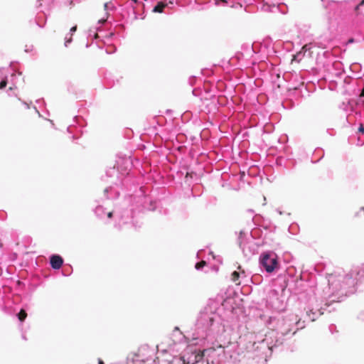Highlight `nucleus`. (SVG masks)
Segmentation results:
<instances>
[{
  "mask_svg": "<svg viewBox=\"0 0 364 364\" xmlns=\"http://www.w3.org/2000/svg\"><path fill=\"white\" fill-rule=\"evenodd\" d=\"M7 85V81L6 80H3L0 82V89L4 88Z\"/></svg>",
  "mask_w": 364,
  "mask_h": 364,
  "instance_id": "obj_9",
  "label": "nucleus"
},
{
  "mask_svg": "<svg viewBox=\"0 0 364 364\" xmlns=\"http://www.w3.org/2000/svg\"><path fill=\"white\" fill-rule=\"evenodd\" d=\"M240 273L237 271H234L231 274V279L233 282H235L237 285L240 284Z\"/></svg>",
  "mask_w": 364,
  "mask_h": 364,
  "instance_id": "obj_5",
  "label": "nucleus"
},
{
  "mask_svg": "<svg viewBox=\"0 0 364 364\" xmlns=\"http://www.w3.org/2000/svg\"><path fill=\"white\" fill-rule=\"evenodd\" d=\"M166 6V4L163 2H159L156 6H154L153 11L161 13L164 8Z\"/></svg>",
  "mask_w": 364,
  "mask_h": 364,
  "instance_id": "obj_4",
  "label": "nucleus"
},
{
  "mask_svg": "<svg viewBox=\"0 0 364 364\" xmlns=\"http://www.w3.org/2000/svg\"><path fill=\"white\" fill-rule=\"evenodd\" d=\"M360 132L364 133V127L363 125H361L358 129Z\"/></svg>",
  "mask_w": 364,
  "mask_h": 364,
  "instance_id": "obj_12",
  "label": "nucleus"
},
{
  "mask_svg": "<svg viewBox=\"0 0 364 364\" xmlns=\"http://www.w3.org/2000/svg\"><path fill=\"white\" fill-rule=\"evenodd\" d=\"M260 264L265 270L271 273L278 267V262L276 256H273L272 253L263 252L260 256Z\"/></svg>",
  "mask_w": 364,
  "mask_h": 364,
  "instance_id": "obj_1",
  "label": "nucleus"
},
{
  "mask_svg": "<svg viewBox=\"0 0 364 364\" xmlns=\"http://www.w3.org/2000/svg\"><path fill=\"white\" fill-rule=\"evenodd\" d=\"M364 5V0H362L360 4L355 7V10H358L359 9L360 6H363Z\"/></svg>",
  "mask_w": 364,
  "mask_h": 364,
  "instance_id": "obj_10",
  "label": "nucleus"
},
{
  "mask_svg": "<svg viewBox=\"0 0 364 364\" xmlns=\"http://www.w3.org/2000/svg\"><path fill=\"white\" fill-rule=\"evenodd\" d=\"M206 264H207L206 262L204 260H202V261L196 263L195 267L196 269H200L203 268V267H205Z\"/></svg>",
  "mask_w": 364,
  "mask_h": 364,
  "instance_id": "obj_8",
  "label": "nucleus"
},
{
  "mask_svg": "<svg viewBox=\"0 0 364 364\" xmlns=\"http://www.w3.org/2000/svg\"><path fill=\"white\" fill-rule=\"evenodd\" d=\"M218 348H223L222 345L218 346Z\"/></svg>",
  "mask_w": 364,
  "mask_h": 364,
  "instance_id": "obj_19",
  "label": "nucleus"
},
{
  "mask_svg": "<svg viewBox=\"0 0 364 364\" xmlns=\"http://www.w3.org/2000/svg\"><path fill=\"white\" fill-rule=\"evenodd\" d=\"M360 97H364V87L363 88V90L361 91Z\"/></svg>",
  "mask_w": 364,
  "mask_h": 364,
  "instance_id": "obj_15",
  "label": "nucleus"
},
{
  "mask_svg": "<svg viewBox=\"0 0 364 364\" xmlns=\"http://www.w3.org/2000/svg\"><path fill=\"white\" fill-rule=\"evenodd\" d=\"M210 350H211L212 351H214L215 348H210Z\"/></svg>",
  "mask_w": 364,
  "mask_h": 364,
  "instance_id": "obj_18",
  "label": "nucleus"
},
{
  "mask_svg": "<svg viewBox=\"0 0 364 364\" xmlns=\"http://www.w3.org/2000/svg\"><path fill=\"white\" fill-rule=\"evenodd\" d=\"M26 316L27 314L23 309H21L20 312L18 314V318L21 321H23L26 319Z\"/></svg>",
  "mask_w": 364,
  "mask_h": 364,
  "instance_id": "obj_7",
  "label": "nucleus"
},
{
  "mask_svg": "<svg viewBox=\"0 0 364 364\" xmlns=\"http://www.w3.org/2000/svg\"><path fill=\"white\" fill-rule=\"evenodd\" d=\"M207 350H200L199 353L196 355V356H195L196 363H198V362H199V361L203 360V357L205 355V353Z\"/></svg>",
  "mask_w": 364,
  "mask_h": 364,
  "instance_id": "obj_6",
  "label": "nucleus"
},
{
  "mask_svg": "<svg viewBox=\"0 0 364 364\" xmlns=\"http://www.w3.org/2000/svg\"><path fill=\"white\" fill-rule=\"evenodd\" d=\"M353 42H354V39H353V38H350V39L348 40V43H353Z\"/></svg>",
  "mask_w": 364,
  "mask_h": 364,
  "instance_id": "obj_14",
  "label": "nucleus"
},
{
  "mask_svg": "<svg viewBox=\"0 0 364 364\" xmlns=\"http://www.w3.org/2000/svg\"><path fill=\"white\" fill-rule=\"evenodd\" d=\"M50 262L53 269H58L62 267L63 259L60 256L54 255L51 256Z\"/></svg>",
  "mask_w": 364,
  "mask_h": 364,
  "instance_id": "obj_2",
  "label": "nucleus"
},
{
  "mask_svg": "<svg viewBox=\"0 0 364 364\" xmlns=\"http://www.w3.org/2000/svg\"><path fill=\"white\" fill-rule=\"evenodd\" d=\"M308 50H309V48H308V46L307 45L304 46L301 48V50L298 52L296 55H294L293 56L292 60L299 62L301 60V55H303V53L306 52Z\"/></svg>",
  "mask_w": 364,
  "mask_h": 364,
  "instance_id": "obj_3",
  "label": "nucleus"
},
{
  "mask_svg": "<svg viewBox=\"0 0 364 364\" xmlns=\"http://www.w3.org/2000/svg\"><path fill=\"white\" fill-rule=\"evenodd\" d=\"M112 216H113V213H112V212H109V213H107V217H108L109 218H112Z\"/></svg>",
  "mask_w": 364,
  "mask_h": 364,
  "instance_id": "obj_13",
  "label": "nucleus"
},
{
  "mask_svg": "<svg viewBox=\"0 0 364 364\" xmlns=\"http://www.w3.org/2000/svg\"><path fill=\"white\" fill-rule=\"evenodd\" d=\"M76 30V26H74L71 28V31H75Z\"/></svg>",
  "mask_w": 364,
  "mask_h": 364,
  "instance_id": "obj_16",
  "label": "nucleus"
},
{
  "mask_svg": "<svg viewBox=\"0 0 364 364\" xmlns=\"http://www.w3.org/2000/svg\"><path fill=\"white\" fill-rule=\"evenodd\" d=\"M220 1H222V3H226V0H219Z\"/></svg>",
  "mask_w": 364,
  "mask_h": 364,
  "instance_id": "obj_17",
  "label": "nucleus"
},
{
  "mask_svg": "<svg viewBox=\"0 0 364 364\" xmlns=\"http://www.w3.org/2000/svg\"><path fill=\"white\" fill-rule=\"evenodd\" d=\"M193 173L191 172V173H187L186 175V178H187L188 177H191L192 178L193 177Z\"/></svg>",
  "mask_w": 364,
  "mask_h": 364,
  "instance_id": "obj_11",
  "label": "nucleus"
}]
</instances>
